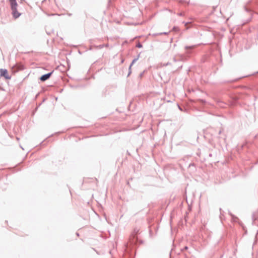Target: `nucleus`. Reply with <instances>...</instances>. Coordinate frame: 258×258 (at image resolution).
Here are the masks:
<instances>
[{
	"instance_id": "obj_6",
	"label": "nucleus",
	"mask_w": 258,
	"mask_h": 258,
	"mask_svg": "<svg viewBox=\"0 0 258 258\" xmlns=\"http://www.w3.org/2000/svg\"><path fill=\"white\" fill-rule=\"evenodd\" d=\"M138 47H141V45L139 44V45H138Z\"/></svg>"
},
{
	"instance_id": "obj_2",
	"label": "nucleus",
	"mask_w": 258,
	"mask_h": 258,
	"mask_svg": "<svg viewBox=\"0 0 258 258\" xmlns=\"http://www.w3.org/2000/svg\"><path fill=\"white\" fill-rule=\"evenodd\" d=\"M12 12H12L13 15V16H14V17L15 18H18L21 15L20 13H19L17 11L16 8L12 9Z\"/></svg>"
},
{
	"instance_id": "obj_5",
	"label": "nucleus",
	"mask_w": 258,
	"mask_h": 258,
	"mask_svg": "<svg viewBox=\"0 0 258 258\" xmlns=\"http://www.w3.org/2000/svg\"><path fill=\"white\" fill-rule=\"evenodd\" d=\"M136 61V59H134V60H133V62H132V64H131V66H130V67H131V66L133 65V63H134Z\"/></svg>"
},
{
	"instance_id": "obj_1",
	"label": "nucleus",
	"mask_w": 258,
	"mask_h": 258,
	"mask_svg": "<svg viewBox=\"0 0 258 258\" xmlns=\"http://www.w3.org/2000/svg\"><path fill=\"white\" fill-rule=\"evenodd\" d=\"M0 76L2 77H4L6 79H10V77L8 75V72L7 70L5 69H1L0 70Z\"/></svg>"
},
{
	"instance_id": "obj_3",
	"label": "nucleus",
	"mask_w": 258,
	"mask_h": 258,
	"mask_svg": "<svg viewBox=\"0 0 258 258\" xmlns=\"http://www.w3.org/2000/svg\"><path fill=\"white\" fill-rule=\"evenodd\" d=\"M51 74H52V73H48V74H47L42 76L40 77V80L42 81H46L50 77Z\"/></svg>"
},
{
	"instance_id": "obj_4",
	"label": "nucleus",
	"mask_w": 258,
	"mask_h": 258,
	"mask_svg": "<svg viewBox=\"0 0 258 258\" xmlns=\"http://www.w3.org/2000/svg\"><path fill=\"white\" fill-rule=\"evenodd\" d=\"M11 6V9L16 8L17 6V4L16 1V0H10Z\"/></svg>"
}]
</instances>
